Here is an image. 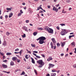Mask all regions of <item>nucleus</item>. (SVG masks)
<instances>
[{"label": "nucleus", "mask_w": 76, "mask_h": 76, "mask_svg": "<svg viewBox=\"0 0 76 76\" xmlns=\"http://www.w3.org/2000/svg\"><path fill=\"white\" fill-rule=\"evenodd\" d=\"M37 63H38L40 65L42 66H44V62H43L42 60H40L37 61Z\"/></svg>", "instance_id": "obj_1"}, {"label": "nucleus", "mask_w": 76, "mask_h": 76, "mask_svg": "<svg viewBox=\"0 0 76 76\" xmlns=\"http://www.w3.org/2000/svg\"><path fill=\"white\" fill-rule=\"evenodd\" d=\"M67 32L66 31V30L64 29V30H62L61 32V35H64L66 34Z\"/></svg>", "instance_id": "obj_2"}, {"label": "nucleus", "mask_w": 76, "mask_h": 76, "mask_svg": "<svg viewBox=\"0 0 76 76\" xmlns=\"http://www.w3.org/2000/svg\"><path fill=\"white\" fill-rule=\"evenodd\" d=\"M49 33H50L53 34V30L50 28H49L48 31Z\"/></svg>", "instance_id": "obj_3"}, {"label": "nucleus", "mask_w": 76, "mask_h": 76, "mask_svg": "<svg viewBox=\"0 0 76 76\" xmlns=\"http://www.w3.org/2000/svg\"><path fill=\"white\" fill-rule=\"evenodd\" d=\"M23 30L26 31V32H28V28L25 26H23Z\"/></svg>", "instance_id": "obj_4"}, {"label": "nucleus", "mask_w": 76, "mask_h": 76, "mask_svg": "<svg viewBox=\"0 0 76 76\" xmlns=\"http://www.w3.org/2000/svg\"><path fill=\"white\" fill-rule=\"evenodd\" d=\"M53 10L54 11H55V12H58V9H57V8H56V7H55L54 6H53Z\"/></svg>", "instance_id": "obj_5"}, {"label": "nucleus", "mask_w": 76, "mask_h": 76, "mask_svg": "<svg viewBox=\"0 0 76 76\" xmlns=\"http://www.w3.org/2000/svg\"><path fill=\"white\" fill-rule=\"evenodd\" d=\"M49 67H48V69H50V67H54V65L52 64H49Z\"/></svg>", "instance_id": "obj_6"}, {"label": "nucleus", "mask_w": 76, "mask_h": 76, "mask_svg": "<svg viewBox=\"0 0 76 76\" xmlns=\"http://www.w3.org/2000/svg\"><path fill=\"white\" fill-rule=\"evenodd\" d=\"M46 39V38L45 37H40V40H42V41H44V40H45Z\"/></svg>", "instance_id": "obj_7"}, {"label": "nucleus", "mask_w": 76, "mask_h": 76, "mask_svg": "<svg viewBox=\"0 0 76 76\" xmlns=\"http://www.w3.org/2000/svg\"><path fill=\"white\" fill-rule=\"evenodd\" d=\"M39 42L40 44H44V41L41 40H40Z\"/></svg>", "instance_id": "obj_8"}, {"label": "nucleus", "mask_w": 76, "mask_h": 76, "mask_svg": "<svg viewBox=\"0 0 76 76\" xmlns=\"http://www.w3.org/2000/svg\"><path fill=\"white\" fill-rule=\"evenodd\" d=\"M50 28L48 27L47 26H46L44 28V29L46 31H48V30H49Z\"/></svg>", "instance_id": "obj_9"}, {"label": "nucleus", "mask_w": 76, "mask_h": 76, "mask_svg": "<svg viewBox=\"0 0 76 76\" xmlns=\"http://www.w3.org/2000/svg\"><path fill=\"white\" fill-rule=\"evenodd\" d=\"M2 65L3 68H7V65H5V64H2Z\"/></svg>", "instance_id": "obj_10"}, {"label": "nucleus", "mask_w": 76, "mask_h": 76, "mask_svg": "<svg viewBox=\"0 0 76 76\" xmlns=\"http://www.w3.org/2000/svg\"><path fill=\"white\" fill-rule=\"evenodd\" d=\"M28 12H29V13H30V14H32V11L31 9L29 8L28 9Z\"/></svg>", "instance_id": "obj_11"}, {"label": "nucleus", "mask_w": 76, "mask_h": 76, "mask_svg": "<svg viewBox=\"0 0 76 76\" xmlns=\"http://www.w3.org/2000/svg\"><path fill=\"white\" fill-rule=\"evenodd\" d=\"M17 59V58L16 57H14L12 58V60L13 61H15V60H16Z\"/></svg>", "instance_id": "obj_12"}, {"label": "nucleus", "mask_w": 76, "mask_h": 76, "mask_svg": "<svg viewBox=\"0 0 76 76\" xmlns=\"http://www.w3.org/2000/svg\"><path fill=\"white\" fill-rule=\"evenodd\" d=\"M51 39L53 44H54V43H56V42L55 41V39L54 38H52Z\"/></svg>", "instance_id": "obj_13"}, {"label": "nucleus", "mask_w": 76, "mask_h": 76, "mask_svg": "<svg viewBox=\"0 0 76 76\" xmlns=\"http://www.w3.org/2000/svg\"><path fill=\"white\" fill-rule=\"evenodd\" d=\"M12 16H13V12H11L10 14V15H9V18H10Z\"/></svg>", "instance_id": "obj_14"}, {"label": "nucleus", "mask_w": 76, "mask_h": 76, "mask_svg": "<svg viewBox=\"0 0 76 76\" xmlns=\"http://www.w3.org/2000/svg\"><path fill=\"white\" fill-rule=\"evenodd\" d=\"M31 61L32 63L35 64V61L34 60V59L32 58H31Z\"/></svg>", "instance_id": "obj_15"}, {"label": "nucleus", "mask_w": 76, "mask_h": 76, "mask_svg": "<svg viewBox=\"0 0 76 76\" xmlns=\"http://www.w3.org/2000/svg\"><path fill=\"white\" fill-rule=\"evenodd\" d=\"M10 66H13L14 65H15V64H14V62L12 61L10 63Z\"/></svg>", "instance_id": "obj_16"}, {"label": "nucleus", "mask_w": 76, "mask_h": 76, "mask_svg": "<svg viewBox=\"0 0 76 76\" xmlns=\"http://www.w3.org/2000/svg\"><path fill=\"white\" fill-rule=\"evenodd\" d=\"M64 45H65V42H63L62 43H61V47H64Z\"/></svg>", "instance_id": "obj_17"}, {"label": "nucleus", "mask_w": 76, "mask_h": 76, "mask_svg": "<svg viewBox=\"0 0 76 76\" xmlns=\"http://www.w3.org/2000/svg\"><path fill=\"white\" fill-rule=\"evenodd\" d=\"M37 34H38V33H37V32H34L33 33V35H34V36H36L37 35Z\"/></svg>", "instance_id": "obj_18"}, {"label": "nucleus", "mask_w": 76, "mask_h": 76, "mask_svg": "<svg viewBox=\"0 0 76 76\" xmlns=\"http://www.w3.org/2000/svg\"><path fill=\"white\" fill-rule=\"evenodd\" d=\"M12 9V7H11L10 8H7V10H11Z\"/></svg>", "instance_id": "obj_19"}, {"label": "nucleus", "mask_w": 76, "mask_h": 76, "mask_svg": "<svg viewBox=\"0 0 76 76\" xmlns=\"http://www.w3.org/2000/svg\"><path fill=\"white\" fill-rule=\"evenodd\" d=\"M75 42H73L71 43V45H72V46H73L74 47H75Z\"/></svg>", "instance_id": "obj_20"}, {"label": "nucleus", "mask_w": 76, "mask_h": 76, "mask_svg": "<svg viewBox=\"0 0 76 76\" xmlns=\"http://www.w3.org/2000/svg\"><path fill=\"white\" fill-rule=\"evenodd\" d=\"M56 74L55 73H51V76H56Z\"/></svg>", "instance_id": "obj_21"}, {"label": "nucleus", "mask_w": 76, "mask_h": 76, "mask_svg": "<svg viewBox=\"0 0 76 76\" xmlns=\"http://www.w3.org/2000/svg\"><path fill=\"white\" fill-rule=\"evenodd\" d=\"M3 45H4V46H6L7 45V44H6V41H4V43H3Z\"/></svg>", "instance_id": "obj_22"}, {"label": "nucleus", "mask_w": 76, "mask_h": 76, "mask_svg": "<svg viewBox=\"0 0 76 76\" xmlns=\"http://www.w3.org/2000/svg\"><path fill=\"white\" fill-rule=\"evenodd\" d=\"M6 54L7 56H10V55H12V53H7Z\"/></svg>", "instance_id": "obj_23"}, {"label": "nucleus", "mask_w": 76, "mask_h": 76, "mask_svg": "<svg viewBox=\"0 0 76 76\" xmlns=\"http://www.w3.org/2000/svg\"><path fill=\"white\" fill-rule=\"evenodd\" d=\"M6 34L7 36H9L10 35V33L8 31H7L6 33Z\"/></svg>", "instance_id": "obj_24"}, {"label": "nucleus", "mask_w": 76, "mask_h": 76, "mask_svg": "<svg viewBox=\"0 0 76 76\" xmlns=\"http://www.w3.org/2000/svg\"><path fill=\"white\" fill-rule=\"evenodd\" d=\"M74 37L75 35H70L69 36V38H71L72 37Z\"/></svg>", "instance_id": "obj_25"}, {"label": "nucleus", "mask_w": 76, "mask_h": 76, "mask_svg": "<svg viewBox=\"0 0 76 76\" xmlns=\"http://www.w3.org/2000/svg\"><path fill=\"white\" fill-rule=\"evenodd\" d=\"M38 30H43V29L41 28H37Z\"/></svg>", "instance_id": "obj_26"}, {"label": "nucleus", "mask_w": 76, "mask_h": 76, "mask_svg": "<svg viewBox=\"0 0 76 76\" xmlns=\"http://www.w3.org/2000/svg\"><path fill=\"white\" fill-rule=\"evenodd\" d=\"M22 15V13H19L18 15V16L19 17V16H21V15Z\"/></svg>", "instance_id": "obj_27"}, {"label": "nucleus", "mask_w": 76, "mask_h": 76, "mask_svg": "<svg viewBox=\"0 0 76 76\" xmlns=\"http://www.w3.org/2000/svg\"><path fill=\"white\" fill-rule=\"evenodd\" d=\"M21 36L23 38H25V37H26V35H25V34H24L23 35H22Z\"/></svg>", "instance_id": "obj_28"}, {"label": "nucleus", "mask_w": 76, "mask_h": 76, "mask_svg": "<svg viewBox=\"0 0 76 76\" xmlns=\"http://www.w3.org/2000/svg\"><path fill=\"white\" fill-rule=\"evenodd\" d=\"M57 45L58 47H60V44L58 43H57Z\"/></svg>", "instance_id": "obj_29"}, {"label": "nucleus", "mask_w": 76, "mask_h": 76, "mask_svg": "<svg viewBox=\"0 0 76 76\" xmlns=\"http://www.w3.org/2000/svg\"><path fill=\"white\" fill-rule=\"evenodd\" d=\"M31 46L32 47H34V48H35V44L33 45V44H31Z\"/></svg>", "instance_id": "obj_30"}, {"label": "nucleus", "mask_w": 76, "mask_h": 76, "mask_svg": "<svg viewBox=\"0 0 76 76\" xmlns=\"http://www.w3.org/2000/svg\"><path fill=\"white\" fill-rule=\"evenodd\" d=\"M34 72L35 73L36 75H37L38 74L37 73V70H36L35 69H34Z\"/></svg>", "instance_id": "obj_31"}, {"label": "nucleus", "mask_w": 76, "mask_h": 76, "mask_svg": "<svg viewBox=\"0 0 76 76\" xmlns=\"http://www.w3.org/2000/svg\"><path fill=\"white\" fill-rule=\"evenodd\" d=\"M25 72H24V71H23L22 73L20 74V75H25Z\"/></svg>", "instance_id": "obj_32"}, {"label": "nucleus", "mask_w": 76, "mask_h": 76, "mask_svg": "<svg viewBox=\"0 0 76 76\" xmlns=\"http://www.w3.org/2000/svg\"><path fill=\"white\" fill-rule=\"evenodd\" d=\"M52 72H57V71L55 69H53L52 70Z\"/></svg>", "instance_id": "obj_33"}, {"label": "nucleus", "mask_w": 76, "mask_h": 76, "mask_svg": "<svg viewBox=\"0 0 76 76\" xmlns=\"http://www.w3.org/2000/svg\"><path fill=\"white\" fill-rule=\"evenodd\" d=\"M28 55H25V58H26V59H28L29 58V57H28Z\"/></svg>", "instance_id": "obj_34"}, {"label": "nucleus", "mask_w": 76, "mask_h": 76, "mask_svg": "<svg viewBox=\"0 0 76 76\" xmlns=\"http://www.w3.org/2000/svg\"><path fill=\"white\" fill-rule=\"evenodd\" d=\"M60 25L63 26H65V24L64 23L60 24Z\"/></svg>", "instance_id": "obj_35"}, {"label": "nucleus", "mask_w": 76, "mask_h": 76, "mask_svg": "<svg viewBox=\"0 0 76 76\" xmlns=\"http://www.w3.org/2000/svg\"><path fill=\"white\" fill-rule=\"evenodd\" d=\"M0 54L1 56H4V54L3 53H1V52H0Z\"/></svg>", "instance_id": "obj_36"}, {"label": "nucleus", "mask_w": 76, "mask_h": 76, "mask_svg": "<svg viewBox=\"0 0 76 76\" xmlns=\"http://www.w3.org/2000/svg\"><path fill=\"white\" fill-rule=\"evenodd\" d=\"M49 58L50 59V60H53V58H52L51 57H49Z\"/></svg>", "instance_id": "obj_37"}, {"label": "nucleus", "mask_w": 76, "mask_h": 76, "mask_svg": "<svg viewBox=\"0 0 76 76\" xmlns=\"http://www.w3.org/2000/svg\"><path fill=\"white\" fill-rule=\"evenodd\" d=\"M36 57H37V58H41V57L39 56H36Z\"/></svg>", "instance_id": "obj_38"}, {"label": "nucleus", "mask_w": 76, "mask_h": 76, "mask_svg": "<svg viewBox=\"0 0 76 76\" xmlns=\"http://www.w3.org/2000/svg\"><path fill=\"white\" fill-rule=\"evenodd\" d=\"M17 61L18 63H19V62L20 61V59H17Z\"/></svg>", "instance_id": "obj_39"}, {"label": "nucleus", "mask_w": 76, "mask_h": 76, "mask_svg": "<svg viewBox=\"0 0 76 76\" xmlns=\"http://www.w3.org/2000/svg\"><path fill=\"white\" fill-rule=\"evenodd\" d=\"M22 50H21L20 52H18V54H22Z\"/></svg>", "instance_id": "obj_40"}, {"label": "nucleus", "mask_w": 76, "mask_h": 76, "mask_svg": "<svg viewBox=\"0 0 76 76\" xmlns=\"http://www.w3.org/2000/svg\"><path fill=\"white\" fill-rule=\"evenodd\" d=\"M41 56H42L43 57H44V58H45V55L44 54H42Z\"/></svg>", "instance_id": "obj_41"}, {"label": "nucleus", "mask_w": 76, "mask_h": 76, "mask_svg": "<svg viewBox=\"0 0 76 76\" xmlns=\"http://www.w3.org/2000/svg\"><path fill=\"white\" fill-rule=\"evenodd\" d=\"M37 41H38V40H41L40 37L38 39H37Z\"/></svg>", "instance_id": "obj_42"}, {"label": "nucleus", "mask_w": 76, "mask_h": 76, "mask_svg": "<svg viewBox=\"0 0 76 76\" xmlns=\"http://www.w3.org/2000/svg\"><path fill=\"white\" fill-rule=\"evenodd\" d=\"M27 68L28 69H31V67H30L29 66H27Z\"/></svg>", "instance_id": "obj_43"}, {"label": "nucleus", "mask_w": 76, "mask_h": 76, "mask_svg": "<svg viewBox=\"0 0 76 76\" xmlns=\"http://www.w3.org/2000/svg\"><path fill=\"white\" fill-rule=\"evenodd\" d=\"M33 53H38V51H33Z\"/></svg>", "instance_id": "obj_44"}, {"label": "nucleus", "mask_w": 76, "mask_h": 76, "mask_svg": "<svg viewBox=\"0 0 76 76\" xmlns=\"http://www.w3.org/2000/svg\"><path fill=\"white\" fill-rule=\"evenodd\" d=\"M42 66H43V65L39 66V68H41Z\"/></svg>", "instance_id": "obj_45"}, {"label": "nucleus", "mask_w": 76, "mask_h": 76, "mask_svg": "<svg viewBox=\"0 0 76 76\" xmlns=\"http://www.w3.org/2000/svg\"><path fill=\"white\" fill-rule=\"evenodd\" d=\"M68 56V54H67L65 55V57H67Z\"/></svg>", "instance_id": "obj_46"}, {"label": "nucleus", "mask_w": 76, "mask_h": 76, "mask_svg": "<svg viewBox=\"0 0 76 76\" xmlns=\"http://www.w3.org/2000/svg\"><path fill=\"white\" fill-rule=\"evenodd\" d=\"M59 6V4H58L57 5H56V7H58V6Z\"/></svg>", "instance_id": "obj_47"}, {"label": "nucleus", "mask_w": 76, "mask_h": 76, "mask_svg": "<svg viewBox=\"0 0 76 76\" xmlns=\"http://www.w3.org/2000/svg\"><path fill=\"white\" fill-rule=\"evenodd\" d=\"M20 13H21V14L23 13V11H22V10H20Z\"/></svg>", "instance_id": "obj_48"}, {"label": "nucleus", "mask_w": 76, "mask_h": 76, "mask_svg": "<svg viewBox=\"0 0 76 76\" xmlns=\"http://www.w3.org/2000/svg\"><path fill=\"white\" fill-rule=\"evenodd\" d=\"M47 7H48V9H50V6L48 5V6H47Z\"/></svg>", "instance_id": "obj_49"}, {"label": "nucleus", "mask_w": 76, "mask_h": 76, "mask_svg": "<svg viewBox=\"0 0 76 76\" xmlns=\"http://www.w3.org/2000/svg\"><path fill=\"white\" fill-rule=\"evenodd\" d=\"M15 51H19V49H17L15 50Z\"/></svg>", "instance_id": "obj_50"}, {"label": "nucleus", "mask_w": 76, "mask_h": 76, "mask_svg": "<svg viewBox=\"0 0 76 76\" xmlns=\"http://www.w3.org/2000/svg\"><path fill=\"white\" fill-rule=\"evenodd\" d=\"M26 23H28V22H29V20H27L26 21Z\"/></svg>", "instance_id": "obj_51"}, {"label": "nucleus", "mask_w": 76, "mask_h": 76, "mask_svg": "<svg viewBox=\"0 0 76 76\" xmlns=\"http://www.w3.org/2000/svg\"><path fill=\"white\" fill-rule=\"evenodd\" d=\"M33 55H34V56H36H36H37V54H35V53H33Z\"/></svg>", "instance_id": "obj_52"}, {"label": "nucleus", "mask_w": 76, "mask_h": 76, "mask_svg": "<svg viewBox=\"0 0 76 76\" xmlns=\"http://www.w3.org/2000/svg\"><path fill=\"white\" fill-rule=\"evenodd\" d=\"M5 18H6V19H7V18H8V16L6 15L5 16Z\"/></svg>", "instance_id": "obj_53"}, {"label": "nucleus", "mask_w": 76, "mask_h": 76, "mask_svg": "<svg viewBox=\"0 0 76 76\" xmlns=\"http://www.w3.org/2000/svg\"><path fill=\"white\" fill-rule=\"evenodd\" d=\"M40 9V7H37V10H39Z\"/></svg>", "instance_id": "obj_54"}, {"label": "nucleus", "mask_w": 76, "mask_h": 76, "mask_svg": "<svg viewBox=\"0 0 76 76\" xmlns=\"http://www.w3.org/2000/svg\"><path fill=\"white\" fill-rule=\"evenodd\" d=\"M61 56H64V53H62L61 54Z\"/></svg>", "instance_id": "obj_55"}, {"label": "nucleus", "mask_w": 76, "mask_h": 76, "mask_svg": "<svg viewBox=\"0 0 76 76\" xmlns=\"http://www.w3.org/2000/svg\"><path fill=\"white\" fill-rule=\"evenodd\" d=\"M7 60H5L3 61V62H7Z\"/></svg>", "instance_id": "obj_56"}, {"label": "nucleus", "mask_w": 76, "mask_h": 76, "mask_svg": "<svg viewBox=\"0 0 76 76\" xmlns=\"http://www.w3.org/2000/svg\"><path fill=\"white\" fill-rule=\"evenodd\" d=\"M53 42H50V45L51 46V45H53Z\"/></svg>", "instance_id": "obj_57"}, {"label": "nucleus", "mask_w": 76, "mask_h": 76, "mask_svg": "<svg viewBox=\"0 0 76 76\" xmlns=\"http://www.w3.org/2000/svg\"><path fill=\"white\" fill-rule=\"evenodd\" d=\"M56 28H57V29H58V30H59V27H58V26H57L56 27Z\"/></svg>", "instance_id": "obj_58"}, {"label": "nucleus", "mask_w": 76, "mask_h": 76, "mask_svg": "<svg viewBox=\"0 0 76 76\" xmlns=\"http://www.w3.org/2000/svg\"><path fill=\"white\" fill-rule=\"evenodd\" d=\"M22 4L23 5H25V2L23 3H22Z\"/></svg>", "instance_id": "obj_59"}, {"label": "nucleus", "mask_w": 76, "mask_h": 76, "mask_svg": "<svg viewBox=\"0 0 76 76\" xmlns=\"http://www.w3.org/2000/svg\"><path fill=\"white\" fill-rule=\"evenodd\" d=\"M53 47H54V46H53V45L51 46V48H52V49L53 48Z\"/></svg>", "instance_id": "obj_60"}, {"label": "nucleus", "mask_w": 76, "mask_h": 76, "mask_svg": "<svg viewBox=\"0 0 76 76\" xmlns=\"http://www.w3.org/2000/svg\"><path fill=\"white\" fill-rule=\"evenodd\" d=\"M19 46H20V47H22V44H20L19 45Z\"/></svg>", "instance_id": "obj_61"}, {"label": "nucleus", "mask_w": 76, "mask_h": 76, "mask_svg": "<svg viewBox=\"0 0 76 76\" xmlns=\"http://www.w3.org/2000/svg\"><path fill=\"white\" fill-rule=\"evenodd\" d=\"M47 76H50V74L48 73L47 74V75H46Z\"/></svg>", "instance_id": "obj_62"}, {"label": "nucleus", "mask_w": 76, "mask_h": 76, "mask_svg": "<svg viewBox=\"0 0 76 76\" xmlns=\"http://www.w3.org/2000/svg\"><path fill=\"white\" fill-rule=\"evenodd\" d=\"M23 9H26V7H24Z\"/></svg>", "instance_id": "obj_63"}, {"label": "nucleus", "mask_w": 76, "mask_h": 76, "mask_svg": "<svg viewBox=\"0 0 76 76\" xmlns=\"http://www.w3.org/2000/svg\"><path fill=\"white\" fill-rule=\"evenodd\" d=\"M28 53H29L30 54H31V51H28Z\"/></svg>", "instance_id": "obj_64"}]
</instances>
